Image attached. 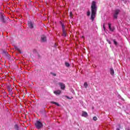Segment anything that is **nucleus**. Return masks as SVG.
<instances>
[{"label":"nucleus","instance_id":"f257e3e1","mask_svg":"<svg viewBox=\"0 0 130 130\" xmlns=\"http://www.w3.org/2000/svg\"><path fill=\"white\" fill-rule=\"evenodd\" d=\"M91 17L90 19L92 21H94V19L96 17V14H97V2L92 1L91 4Z\"/></svg>","mask_w":130,"mask_h":130},{"label":"nucleus","instance_id":"f03ea898","mask_svg":"<svg viewBox=\"0 0 130 130\" xmlns=\"http://www.w3.org/2000/svg\"><path fill=\"white\" fill-rule=\"evenodd\" d=\"M35 124L36 125V127L38 129L41 128V127L43 126V124H42V123L39 121H37Z\"/></svg>","mask_w":130,"mask_h":130},{"label":"nucleus","instance_id":"7ed1b4c3","mask_svg":"<svg viewBox=\"0 0 130 130\" xmlns=\"http://www.w3.org/2000/svg\"><path fill=\"white\" fill-rule=\"evenodd\" d=\"M119 12H120V11L118 9H117L115 11V12L113 15L114 19H117V16L118 14H119Z\"/></svg>","mask_w":130,"mask_h":130},{"label":"nucleus","instance_id":"20e7f679","mask_svg":"<svg viewBox=\"0 0 130 130\" xmlns=\"http://www.w3.org/2000/svg\"><path fill=\"white\" fill-rule=\"evenodd\" d=\"M62 25V36H63L64 37H67V31L66 30V29H64V25H63V24H61Z\"/></svg>","mask_w":130,"mask_h":130},{"label":"nucleus","instance_id":"39448f33","mask_svg":"<svg viewBox=\"0 0 130 130\" xmlns=\"http://www.w3.org/2000/svg\"><path fill=\"white\" fill-rule=\"evenodd\" d=\"M58 85H59V86H60L61 90H64L65 88H66V85H64V84H63L61 82H59Z\"/></svg>","mask_w":130,"mask_h":130},{"label":"nucleus","instance_id":"423d86ee","mask_svg":"<svg viewBox=\"0 0 130 130\" xmlns=\"http://www.w3.org/2000/svg\"><path fill=\"white\" fill-rule=\"evenodd\" d=\"M41 41L42 42H46V37L44 35H43L41 37Z\"/></svg>","mask_w":130,"mask_h":130},{"label":"nucleus","instance_id":"0eeeda50","mask_svg":"<svg viewBox=\"0 0 130 130\" xmlns=\"http://www.w3.org/2000/svg\"><path fill=\"white\" fill-rule=\"evenodd\" d=\"M28 25L30 29L33 28V22L31 21H28Z\"/></svg>","mask_w":130,"mask_h":130},{"label":"nucleus","instance_id":"6e6552de","mask_svg":"<svg viewBox=\"0 0 130 130\" xmlns=\"http://www.w3.org/2000/svg\"><path fill=\"white\" fill-rule=\"evenodd\" d=\"M82 116L83 117H87V116H88V113H87V112L82 111Z\"/></svg>","mask_w":130,"mask_h":130},{"label":"nucleus","instance_id":"1a4fd4ad","mask_svg":"<svg viewBox=\"0 0 130 130\" xmlns=\"http://www.w3.org/2000/svg\"><path fill=\"white\" fill-rule=\"evenodd\" d=\"M54 93L55 94V95H60L61 93V90H58L56 91H54Z\"/></svg>","mask_w":130,"mask_h":130},{"label":"nucleus","instance_id":"9d476101","mask_svg":"<svg viewBox=\"0 0 130 130\" xmlns=\"http://www.w3.org/2000/svg\"><path fill=\"white\" fill-rule=\"evenodd\" d=\"M109 29L110 30V31H114V27H111V24L110 23H109Z\"/></svg>","mask_w":130,"mask_h":130},{"label":"nucleus","instance_id":"9b49d317","mask_svg":"<svg viewBox=\"0 0 130 130\" xmlns=\"http://www.w3.org/2000/svg\"><path fill=\"white\" fill-rule=\"evenodd\" d=\"M110 74L112 76H113V75H114V70H113V69L112 68L110 69Z\"/></svg>","mask_w":130,"mask_h":130},{"label":"nucleus","instance_id":"f8f14e48","mask_svg":"<svg viewBox=\"0 0 130 130\" xmlns=\"http://www.w3.org/2000/svg\"><path fill=\"white\" fill-rule=\"evenodd\" d=\"M51 103L52 104H55V105H56L57 106H59V104L55 102H51Z\"/></svg>","mask_w":130,"mask_h":130},{"label":"nucleus","instance_id":"ddd939ff","mask_svg":"<svg viewBox=\"0 0 130 130\" xmlns=\"http://www.w3.org/2000/svg\"><path fill=\"white\" fill-rule=\"evenodd\" d=\"M1 20L2 21V22H3L4 23H5V22H6L5 21V18H4V16H1Z\"/></svg>","mask_w":130,"mask_h":130},{"label":"nucleus","instance_id":"4468645a","mask_svg":"<svg viewBox=\"0 0 130 130\" xmlns=\"http://www.w3.org/2000/svg\"><path fill=\"white\" fill-rule=\"evenodd\" d=\"M84 86L86 88H88V83H87V82H85L84 83Z\"/></svg>","mask_w":130,"mask_h":130},{"label":"nucleus","instance_id":"2eb2a0df","mask_svg":"<svg viewBox=\"0 0 130 130\" xmlns=\"http://www.w3.org/2000/svg\"><path fill=\"white\" fill-rule=\"evenodd\" d=\"M14 128L16 130H19V126H18V125H15L14 126Z\"/></svg>","mask_w":130,"mask_h":130},{"label":"nucleus","instance_id":"dca6fc26","mask_svg":"<svg viewBox=\"0 0 130 130\" xmlns=\"http://www.w3.org/2000/svg\"><path fill=\"white\" fill-rule=\"evenodd\" d=\"M114 44H115V45H116V46L117 45V42H116V41L115 40V39H114L113 40Z\"/></svg>","mask_w":130,"mask_h":130},{"label":"nucleus","instance_id":"f3484780","mask_svg":"<svg viewBox=\"0 0 130 130\" xmlns=\"http://www.w3.org/2000/svg\"><path fill=\"white\" fill-rule=\"evenodd\" d=\"M65 65H66V67H67V68H69V67H70V64L69 63V62H66Z\"/></svg>","mask_w":130,"mask_h":130},{"label":"nucleus","instance_id":"a211bd4d","mask_svg":"<svg viewBox=\"0 0 130 130\" xmlns=\"http://www.w3.org/2000/svg\"><path fill=\"white\" fill-rule=\"evenodd\" d=\"M90 15H91V12H90V11H88L87 12V16H89Z\"/></svg>","mask_w":130,"mask_h":130},{"label":"nucleus","instance_id":"6ab92c4d","mask_svg":"<svg viewBox=\"0 0 130 130\" xmlns=\"http://www.w3.org/2000/svg\"><path fill=\"white\" fill-rule=\"evenodd\" d=\"M16 50H18V51H20V49L18 47H15Z\"/></svg>","mask_w":130,"mask_h":130},{"label":"nucleus","instance_id":"aec40b11","mask_svg":"<svg viewBox=\"0 0 130 130\" xmlns=\"http://www.w3.org/2000/svg\"><path fill=\"white\" fill-rule=\"evenodd\" d=\"M93 119L94 120V121H96V120H97V117H93Z\"/></svg>","mask_w":130,"mask_h":130},{"label":"nucleus","instance_id":"412c9836","mask_svg":"<svg viewBox=\"0 0 130 130\" xmlns=\"http://www.w3.org/2000/svg\"><path fill=\"white\" fill-rule=\"evenodd\" d=\"M70 17H72V16H73V12H70Z\"/></svg>","mask_w":130,"mask_h":130},{"label":"nucleus","instance_id":"4be33fe9","mask_svg":"<svg viewBox=\"0 0 130 130\" xmlns=\"http://www.w3.org/2000/svg\"><path fill=\"white\" fill-rule=\"evenodd\" d=\"M107 41L108 42L109 44H111V42H110V41L107 40Z\"/></svg>","mask_w":130,"mask_h":130},{"label":"nucleus","instance_id":"5701e85b","mask_svg":"<svg viewBox=\"0 0 130 130\" xmlns=\"http://www.w3.org/2000/svg\"><path fill=\"white\" fill-rule=\"evenodd\" d=\"M103 27H104V29H105V25H104V24L103 25Z\"/></svg>","mask_w":130,"mask_h":130},{"label":"nucleus","instance_id":"b1692460","mask_svg":"<svg viewBox=\"0 0 130 130\" xmlns=\"http://www.w3.org/2000/svg\"><path fill=\"white\" fill-rule=\"evenodd\" d=\"M54 46V47H56V44H55Z\"/></svg>","mask_w":130,"mask_h":130},{"label":"nucleus","instance_id":"393cba45","mask_svg":"<svg viewBox=\"0 0 130 130\" xmlns=\"http://www.w3.org/2000/svg\"><path fill=\"white\" fill-rule=\"evenodd\" d=\"M67 98H68V99H70V98H69V96H66Z\"/></svg>","mask_w":130,"mask_h":130},{"label":"nucleus","instance_id":"a878e982","mask_svg":"<svg viewBox=\"0 0 130 130\" xmlns=\"http://www.w3.org/2000/svg\"><path fill=\"white\" fill-rule=\"evenodd\" d=\"M116 130H119V128H117Z\"/></svg>","mask_w":130,"mask_h":130},{"label":"nucleus","instance_id":"bb28decb","mask_svg":"<svg viewBox=\"0 0 130 130\" xmlns=\"http://www.w3.org/2000/svg\"><path fill=\"white\" fill-rule=\"evenodd\" d=\"M54 76H56V75H55V74H54Z\"/></svg>","mask_w":130,"mask_h":130},{"label":"nucleus","instance_id":"cd10ccee","mask_svg":"<svg viewBox=\"0 0 130 130\" xmlns=\"http://www.w3.org/2000/svg\"><path fill=\"white\" fill-rule=\"evenodd\" d=\"M127 130H130L129 129H128Z\"/></svg>","mask_w":130,"mask_h":130},{"label":"nucleus","instance_id":"c85d7f7f","mask_svg":"<svg viewBox=\"0 0 130 130\" xmlns=\"http://www.w3.org/2000/svg\"><path fill=\"white\" fill-rule=\"evenodd\" d=\"M121 1H124V0H121Z\"/></svg>","mask_w":130,"mask_h":130}]
</instances>
